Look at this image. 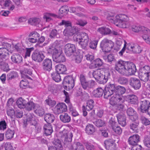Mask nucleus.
<instances>
[{
	"label": "nucleus",
	"mask_w": 150,
	"mask_h": 150,
	"mask_svg": "<svg viewBox=\"0 0 150 150\" xmlns=\"http://www.w3.org/2000/svg\"><path fill=\"white\" fill-rule=\"evenodd\" d=\"M126 91L125 88L123 86L109 83L105 87L104 98H107L114 92L116 93L110 99V104L114 106L118 103L125 102V98L122 95L125 93Z\"/></svg>",
	"instance_id": "nucleus-1"
},
{
	"label": "nucleus",
	"mask_w": 150,
	"mask_h": 150,
	"mask_svg": "<svg viewBox=\"0 0 150 150\" xmlns=\"http://www.w3.org/2000/svg\"><path fill=\"white\" fill-rule=\"evenodd\" d=\"M116 70L121 75L129 76L134 74L136 71L135 65L133 63L120 60L115 64Z\"/></svg>",
	"instance_id": "nucleus-2"
},
{
	"label": "nucleus",
	"mask_w": 150,
	"mask_h": 150,
	"mask_svg": "<svg viewBox=\"0 0 150 150\" xmlns=\"http://www.w3.org/2000/svg\"><path fill=\"white\" fill-rule=\"evenodd\" d=\"M72 137L73 134L71 132L67 133L65 131L62 132L61 137L62 140H64V147L70 150H85L82 144L80 142H74L73 144H71Z\"/></svg>",
	"instance_id": "nucleus-3"
},
{
	"label": "nucleus",
	"mask_w": 150,
	"mask_h": 150,
	"mask_svg": "<svg viewBox=\"0 0 150 150\" xmlns=\"http://www.w3.org/2000/svg\"><path fill=\"white\" fill-rule=\"evenodd\" d=\"M114 23L117 26L121 28H125L129 25V18L124 14L117 15L114 21Z\"/></svg>",
	"instance_id": "nucleus-4"
},
{
	"label": "nucleus",
	"mask_w": 150,
	"mask_h": 150,
	"mask_svg": "<svg viewBox=\"0 0 150 150\" xmlns=\"http://www.w3.org/2000/svg\"><path fill=\"white\" fill-rule=\"evenodd\" d=\"M49 52L52 54V58L54 61L56 63L63 62L65 60L64 56L58 52V50L54 47H52L49 48Z\"/></svg>",
	"instance_id": "nucleus-5"
},
{
	"label": "nucleus",
	"mask_w": 150,
	"mask_h": 150,
	"mask_svg": "<svg viewBox=\"0 0 150 150\" xmlns=\"http://www.w3.org/2000/svg\"><path fill=\"white\" fill-rule=\"evenodd\" d=\"M114 46L113 42L110 40L104 38L101 42L100 47L103 51L105 52H109Z\"/></svg>",
	"instance_id": "nucleus-6"
},
{
	"label": "nucleus",
	"mask_w": 150,
	"mask_h": 150,
	"mask_svg": "<svg viewBox=\"0 0 150 150\" xmlns=\"http://www.w3.org/2000/svg\"><path fill=\"white\" fill-rule=\"evenodd\" d=\"M80 80L82 86L84 89L92 88L95 84L94 81H86L85 76L83 74L80 76Z\"/></svg>",
	"instance_id": "nucleus-7"
},
{
	"label": "nucleus",
	"mask_w": 150,
	"mask_h": 150,
	"mask_svg": "<svg viewBox=\"0 0 150 150\" xmlns=\"http://www.w3.org/2000/svg\"><path fill=\"white\" fill-rule=\"evenodd\" d=\"M140 108L142 112H146L150 110V101L147 98H142L140 102Z\"/></svg>",
	"instance_id": "nucleus-8"
},
{
	"label": "nucleus",
	"mask_w": 150,
	"mask_h": 150,
	"mask_svg": "<svg viewBox=\"0 0 150 150\" xmlns=\"http://www.w3.org/2000/svg\"><path fill=\"white\" fill-rule=\"evenodd\" d=\"M119 141V140L117 138L116 140L110 139L106 140L104 142L105 147L107 150H115L117 148L115 142L118 143Z\"/></svg>",
	"instance_id": "nucleus-9"
},
{
	"label": "nucleus",
	"mask_w": 150,
	"mask_h": 150,
	"mask_svg": "<svg viewBox=\"0 0 150 150\" xmlns=\"http://www.w3.org/2000/svg\"><path fill=\"white\" fill-rule=\"evenodd\" d=\"M31 57L32 59L38 62H41L45 58V56L41 51L35 50L32 53Z\"/></svg>",
	"instance_id": "nucleus-10"
},
{
	"label": "nucleus",
	"mask_w": 150,
	"mask_h": 150,
	"mask_svg": "<svg viewBox=\"0 0 150 150\" xmlns=\"http://www.w3.org/2000/svg\"><path fill=\"white\" fill-rule=\"evenodd\" d=\"M64 50L66 55L70 57L76 51V48L74 45L68 43L65 45Z\"/></svg>",
	"instance_id": "nucleus-11"
},
{
	"label": "nucleus",
	"mask_w": 150,
	"mask_h": 150,
	"mask_svg": "<svg viewBox=\"0 0 150 150\" xmlns=\"http://www.w3.org/2000/svg\"><path fill=\"white\" fill-rule=\"evenodd\" d=\"M87 105L86 106L84 105L82 106V110L83 112V115L84 116H86L87 115V111H89L92 110L94 106V102L92 99H90L88 100Z\"/></svg>",
	"instance_id": "nucleus-12"
},
{
	"label": "nucleus",
	"mask_w": 150,
	"mask_h": 150,
	"mask_svg": "<svg viewBox=\"0 0 150 150\" xmlns=\"http://www.w3.org/2000/svg\"><path fill=\"white\" fill-rule=\"evenodd\" d=\"M67 110V106L64 103L58 104L54 108V112L59 114L66 112Z\"/></svg>",
	"instance_id": "nucleus-13"
},
{
	"label": "nucleus",
	"mask_w": 150,
	"mask_h": 150,
	"mask_svg": "<svg viewBox=\"0 0 150 150\" xmlns=\"http://www.w3.org/2000/svg\"><path fill=\"white\" fill-rule=\"evenodd\" d=\"M42 65V69L44 71H50L52 69V60L48 58L46 59L43 61Z\"/></svg>",
	"instance_id": "nucleus-14"
},
{
	"label": "nucleus",
	"mask_w": 150,
	"mask_h": 150,
	"mask_svg": "<svg viewBox=\"0 0 150 150\" xmlns=\"http://www.w3.org/2000/svg\"><path fill=\"white\" fill-rule=\"evenodd\" d=\"M110 75V74L109 72L107 70L106 71L104 72V74L96 81L99 83L104 84L107 82Z\"/></svg>",
	"instance_id": "nucleus-15"
},
{
	"label": "nucleus",
	"mask_w": 150,
	"mask_h": 150,
	"mask_svg": "<svg viewBox=\"0 0 150 150\" xmlns=\"http://www.w3.org/2000/svg\"><path fill=\"white\" fill-rule=\"evenodd\" d=\"M129 84L135 89H139L141 86L140 80L135 78H131L129 80Z\"/></svg>",
	"instance_id": "nucleus-16"
},
{
	"label": "nucleus",
	"mask_w": 150,
	"mask_h": 150,
	"mask_svg": "<svg viewBox=\"0 0 150 150\" xmlns=\"http://www.w3.org/2000/svg\"><path fill=\"white\" fill-rule=\"evenodd\" d=\"M126 112L129 119L132 120L134 121L137 119L138 116L136 112L132 108H127Z\"/></svg>",
	"instance_id": "nucleus-17"
},
{
	"label": "nucleus",
	"mask_w": 150,
	"mask_h": 150,
	"mask_svg": "<svg viewBox=\"0 0 150 150\" xmlns=\"http://www.w3.org/2000/svg\"><path fill=\"white\" fill-rule=\"evenodd\" d=\"M140 141V137L137 134H134L129 137L128 141L129 144L133 146L137 145Z\"/></svg>",
	"instance_id": "nucleus-18"
},
{
	"label": "nucleus",
	"mask_w": 150,
	"mask_h": 150,
	"mask_svg": "<svg viewBox=\"0 0 150 150\" xmlns=\"http://www.w3.org/2000/svg\"><path fill=\"white\" fill-rule=\"evenodd\" d=\"M64 84L67 85L69 88H73L74 86V81L71 76H66L63 81Z\"/></svg>",
	"instance_id": "nucleus-19"
},
{
	"label": "nucleus",
	"mask_w": 150,
	"mask_h": 150,
	"mask_svg": "<svg viewBox=\"0 0 150 150\" xmlns=\"http://www.w3.org/2000/svg\"><path fill=\"white\" fill-rule=\"evenodd\" d=\"M12 2L10 0H1L0 1V5L3 6V7L8 8L10 10H13L15 8L13 5H12Z\"/></svg>",
	"instance_id": "nucleus-20"
},
{
	"label": "nucleus",
	"mask_w": 150,
	"mask_h": 150,
	"mask_svg": "<svg viewBox=\"0 0 150 150\" xmlns=\"http://www.w3.org/2000/svg\"><path fill=\"white\" fill-rule=\"evenodd\" d=\"M116 116L119 124L122 126H125L126 125L125 116L122 113H119Z\"/></svg>",
	"instance_id": "nucleus-21"
},
{
	"label": "nucleus",
	"mask_w": 150,
	"mask_h": 150,
	"mask_svg": "<svg viewBox=\"0 0 150 150\" xmlns=\"http://www.w3.org/2000/svg\"><path fill=\"white\" fill-rule=\"evenodd\" d=\"M76 32L75 28L71 26L66 28L63 32V34L65 36L68 37L73 35Z\"/></svg>",
	"instance_id": "nucleus-22"
},
{
	"label": "nucleus",
	"mask_w": 150,
	"mask_h": 150,
	"mask_svg": "<svg viewBox=\"0 0 150 150\" xmlns=\"http://www.w3.org/2000/svg\"><path fill=\"white\" fill-rule=\"evenodd\" d=\"M34 111L37 115L40 117H42L45 112L43 108L37 104L36 105Z\"/></svg>",
	"instance_id": "nucleus-23"
},
{
	"label": "nucleus",
	"mask_w": 150,
	"mask_h": 150,
	"mask_svg": "<svg viewBox=\"0 0 150 150\" xmlns=\"http://www.w3.org/2000/svg\"><path fill=\"white\" fill-rule=\"evenodd\" d=\"M0 59L7 60L8 59V50L5 48H0Z\"/></svg>",
	"instance_id": "nucleus-24"
},
{
	"label": "nucleus",
	"mask_w": 150,
	"mask_h": 150,
	"mask_svg": "<svg viewBox=\"0 0 150 150\" xmlns=\"http://www.w3.org/2000/svg\"><path fill=\"white\" fill-rule=\"evenodd\" d=\"M132 30L135 32H138L141 31H144L145 33H150V30L144 27L133 25L132 27Z\"/></svg>",
	"instance_id": "nucleus-25"
},
{
	"label": "nucleus",
	"mask_w": 150,
	"mask_h": 150,
	"mask_svg": "<svg viewBox=\"0 0 150 150\" xmlns=\"http://www.w3.org/2000/svg\"><path fill=\"white\" fill-rule=\"evenodd\" d=\"M105 91V90L104 91V89L102 88H98L93 91V95L95 97H100L102 96L103 93L104 94Z\"/></svg>",
	"instance_id": "nucleus-26"
},
{
	"label": "nucleus",
	"mask_w": 150,
	"mask_h": 150,
	"mask_svg": "<svg viewBox=\"0 0 150 150\" xmlns=\"http://www.w3.org/2000/svg\"><path fill=\"white\" fill-rule=\"evenodd\" d=\"M139 76L140 79L144 82H147L148 81L150 76L149 74L144 72L139 71Z\"/></svg>",
	"instance_id": "nucleus-27"
},
{
	"label": "nucleus",
	"mask_w": 150,
	"mask_h": 150,
	"mask_svg": "<svg viewBox=\"0 0 150 150\" xmlns=\"http://www.w3.org/2000/svg\"><path fill=\"white\" fill-rule=\"evenodd\" d=\"M129 125L130 129L134 132H137L139 128V122L138 121H133Z\"/></svg>",
	"instance_id": "nucleus-28"
},
{
	"label": "nucleus",
	"mask_w": 150,
	"mask_h": 150,
	"mask_svg": "<svg viewBox=\"0 0 150 150\" xmlns=\"http://www.w3.org/2000/svg\"><path fill=\"white\" fill-rule=\"evenodd\" d=\"M104 71L103 69H98L94 71L93 73V77L97 80L99 79L104 73Z\"/></svg>",
	"instance_id": "nucleus-29"
},
{
	"label": "nucleus",
	"mask_w": 150,
	"mask_h": 150,
	"mask_svg": "<svg viewBox=\"0 0 150 150\" xmlns=\"http://www.w3.org/2000/svg\"><path fill=\"white\" fill-rule=\"evenodd\" d=\"M60 120L64 123L69 122L71 120L70 116L67 113H64L60 115Z\"/></svg>",
	"instance_id": "nucleus-30"
},
{
	"label": "nucleus",
	"mask_w": 150,
	"mask_h": 150,
	"mask_svg": "<svg viewBox=\"0 0 150 150\" xmlns=\"http://www.w3.org/2000/svg\"><path fill=\"white\" fill-rule=\"evenodd\" d=\"M6 60L0 59V67L4 71L8 72L10 70L8 64L6 62Z\"/></svg>",
	"instance_id": "nucleus-31"
},
{
	"label": "nucleus",
	"mask_w": 150,
	"mask_h": 150,
	"mask_svg": "<svg viewBox=\"0 0 150 150\" xmlns=\"http://www.w3.org/2000/svg\"><path fill=\"white\" fill-rule=\"evenodd\" d=\"M43 129L45 134L46 136L50 135L53 131L51 125L49 124L45 125L43 127Z\"/></svg>",
	"instance_id": "nucleus-32"
},
{
	"label": "nucleus",
	"mask_w": 150,
	"mask_h": 150,
	"mask_svg": "<svg viewBox=\"0 0 150 150\" xmlns=\"http://www.w3.org/2000/svg\"><path fill=\"white\" fill-rule=\"evenodd\" d=\"M11 60L13 63L16 64L20 63L22 60L21 56L18 54H14L11 57Z\"/></svg>",
	"instance_id": "nucleus-33"
},
{
	"label": "nucleus",
	"mask_w": 150,
	"mask_h": 150,
	"mask_svg": "<svg viewBox=\"0 0 150 150\" xmlns=\"http://www.w3.org/2000/svg\"><path fill=\"white\" fill-rule=\"evenodd\" d=\"M44 119L47 123L50 124L52 123L55 119V117L53 115L51 114H46L45 115Z\"/></svg>",
	"instance_id": "nucleus-34"
},
{
	"label": "nucleus",
	"mask_w": 150,
	"mask_h": 150,
	"mask_svg": "<svg viewBox=\"0 0 150 150\" xmlns=\"http://www.w3.org/2000/svg\"><path fill=\"white\" fill-rule=\"evenodd\" d=\"M56 70L57 72L59 74H63L65 73L67 69L64 65L60 64L56 66Z\"/></svg>",
	"instance_id": "nucleus-35"
},
{
	"label": "nucleus",
	"mask_w": 150,
	"mask_h": 150,
	"mask_svg": "<svg viewBox=\"0 0 150 150\" xmlns=\"http://www.w3.org/2000/svg\"><path fill=\"white\" fill-rule=\"evenodd\" d=\"M127 42L125 41V44L124 47L122 50L119 52V54L120 56H122L123 55V53L125 51L126 48L127 50L132 51V50L133 49L134 46L132 44L129 43L126 45Z\"/></svg>",
	"instance_id": "nucleus-36"
},
{
	"label": "nucleus",
	"mask_w": 150,
	"mask_h": 150,
	"mask_svg": "<svg viewBox=\"0 0 150 150\" xmlns=\"http://www.w3.org/2000/svg\"><path fill=\"white\" fill-rule=\"evenodd\" d=\"M26 122H29L31 125H35L37 123L35 117L32 115L29 114L27 116Z\"/></svg>",
	"instance_id": "nucleus-37"
},
{
	"label": "nucleus",
	"mask_w": 150,
	"mask_h": 150,
	"mask_svg": "<svg viewBox=\"0 0 150 150\" xmlns=\"http://www.w3.org/2000/svg\"><path fill=\"white\" fill-rule=\"evenodd\" d=\"M86 132L88 134H92L95 131V129L93 125L89 124L86 128Z\"/></svg>",
	"instance_id": "nucleus-38"
},
{
	"label": "nucleus",
	"mask_w": 150,
	"mask_h": 150,
	"mask_svg": "<svg viewBox=\"0 0 150 150\" xmlns=\"http://www.w3.org/2000/svg\"><path fill=\"white\" fill-rule=\"evenodd\" d=\"M97 31L100 33L104 35L108 34L110 33L111 32L109 28L104 27H101L98 28Z\"/></svg>",
	"instance_id": "nucleus-39"
},
{
	"label": "nucleus",
	"mask_w": 150,
	"mask_h": 150,
	"mask_svg": "<svg viewBox=\"0 0 150 150\" xmlns=\"http://www.w3.org/2000/svg\"><path fill=\"white\" fill-rule=\"evenodd\" d=\"M41 21L40 18H31L29 19L28 23L32 25H37L39 24Z\"/></svg>",
	"instance_id": "nucleus-40"
},
{
	"label": "nucleus",
	"mask_w": 150,
	"mask_h": 150,
	"mask_svg": "<svg viewBox=\"0 0 150 150\" xmlns=\"http://www.w3.org/2000/svg\"><path fill=\"white\" fill-rule=\"evenodd\" d=\"M22 76L23 78H25L30 79V77L28 75H31L32 74V72L30 69H24L21 71Z\"/></svg>",
	"instance_id": "nucleus-41"
},
{
	"label": "nucleus",
	"mask_w": 150,
	"mask_h": 150,
	"mask_svg": "<svg viewBox=\"0 0 150 150\" xmlns=\"http://www.w3.org/2000/svg\"><path fill=\"white\" fill-rule=\"evenodd\" d=\"M52 79L55 82H58L61 81V76L57 72H54L51 74Z\"/></svg>",
	"instance_id": "nucleus-42"
},
{
	"label": "nucleus",
	"mask_w": 150,
	"mask_h": 150,
	"mask_svg": "<svg viewBox=\"0 0 150 150\" xmlns=\"http://www.w3.org/2000/svg\"><path fill=\"white\" fill-rule=\"evenodd\" d=\"M16 103L18 107L20 108H25V101L22 98H20L17 100Z\"/></svg>",
	"instance_id": "nucleus-43"
},
{
	"label": "nucleus",
	"mask_w": 150,
	"mask_h": 150,
	"mask_svg": "<svg viewBox=\"0 0 150 150\" xmlns=\"http://www.w3.org/2000/svg\"><path fill=\"white\" fill-rule=\"evenodd\" d=\"M117 81L120 84L126 85L128 83V79L125 77L120 76L118 77Z\"/></svg>",
	"instance_id": "nucleus-44"
},
{
	"label": "nucleus",
	"mask_w": 150,
	"mask_h": 150,
	"mask_svg": "<svg viewBox=\"0 0 150 150\" xmlns=\"http://www.w3.org/2000/svg\"><path fill=\"white\" fill-rule=\"evenodd\" d=\"M53 143L55 145L54 147L60 150H62V146L61 142L59 139H55L53 142Z\"/></svg>",
	"instance_id": "nucleus-45"
},
{
	"label": "nucleus",
	"mask_w": 150,
	"mask_h": 150,
	"mask_svg": "<svg viewBox=\"0 0 150 150\" xmlns=\"http://www.w3.org/2000/svg\"><path fill=\"white\" fill-rule=\"evenodd\" d=\"M129 103L135 104L137 103L138 99L137 96L134 95H129Z\"/></svg>",
	"instance_id": "nucleus-46"
},
{
	"label": "nucleus",
	"mask_w": 150,
	"mask_h": 150,
	"mask_svg": "<svg viewBox=\"0 0 150 150\" xmlns=\"http://www.w3.org/2000/svg\"><path fill=\"white\" fill-rule=\"evenodd\" d=\"M36 105L32 102H28L25 105V108L28 111H30L32 109H35Z\"/></svg>",
	"instance_id": "nucleus-47"
},
{
	"label": "nucleus",
	"mask_w": 150,
	"mask_h": 150,
	"mask_svg": "<svg viewBox=\"0 0 150 150\" xmlns=\"http://www.w3.org/2000/svg\"><path fill=\"white\" fill-rule=\"evenodd\" d=\"M15 132L13 130L8 129L6 133V136L8 139H10L13 137Z\"/></svg>",
	"instance_id": "nucleus-48"
},
{
	"label": "nucleus",
	"mask_w": 150,
	"mask_h": 150,
	"mask_svg": "<svg viewBox=\"0 0 150 150\" xmlns=\"http://www.w3.org/2000/svg\"><path fill=\"white\" fill-rule=\"evenodd\" d=\"M29 85L28 81L25 79H24L22 80L20 82V86L21 88H25Z\"/></svg>",
	"instance_id": "nucleus-49"
},
{
	"label": "nucleus",
	"mask_w": 150,
	"mask_h": 150,
	"mask_svg": "<svg viewBox=\"0 0 150 150\" xmlns=\"http://www.w3.org/2000/svg\"><path fill=\"white\" fill-rule=\"evenodd\" d=\"M94 124L97 127H100L103 126L105 124V122L101 120H97L93 122Z\"/></svg>",
	"instance_id": "nucleus-50"
},
{
	"label": "nucleus",
	"mask_w": 150,
	"mask_h": 150,
	"mask_svg": "<svg viewBox=\"0 0 150 150\" xmlns=\"http://www.w3.org/2000/svg\"><path fill=\"white\" fill-rule=\"evenodd\" d=\"M142 51L141 47L138 45H136L134 46L133 49L132 50V52L134 53H139Z\"/></svg>",
	"instance_id": "nucleus-51"
},
{
	"label": "nucleus",
	"mask_w": 150,
	"mask_h": 150,
	"mask_svg": "<svg viewBox=\"0 0 150 150\" xmlns=\"http://www.w3.org/2000/svg\"><path fill=\"white\" fill-rule=\"evenodd\" d=\"M140 119L142 123L145 125L147 126L150 124V120L145 117L141 116Z\"/></svg>",
	"instance_id": "nucleus-52"
},
{
	"label": "nucleus",
	"mask_w": 150,
	"mask_h": 150,
	"mask_svg": "<svg viewBox=\"0 0 150 150\" xmlns=\"http://www.w3.org/2000/svg\"><path fill=\"white\" fill-rule=\"evenodd\" d=\"M144 143L145 146L148 147H150V137L146 136L144 137Z\"/></svg>",
	"instance_id": "nucleus-53"
},
{
	"label": "nucleus",
	"mask_w": 150,
	"mask_h": 150,
	"mask_svg": "<svg viewBox=\"0 0 150 150\" xmlns=\"http://www.w3.org/2000/svg\"><path fill=\"white\" fill-rule=\"evenodd\" d=\"M89 41L81 40L79 42V44L83 49H86L88 45Z\"/></svg>",
	"instance_id": "nucleus-54"
},
{
	"label": "nucleus",
	"mask_w": 150,
	"mask_h": 150,
	"mask_svg": "<svg viewBox=\"0 0 150 150\" xmlns=\"http://www.w3.org/2000/svg\"><path fill=\"white\" fill-rule=\"evenodd\" d=\"M17 76V74L16 72L12 71L8 74L7 75V78L8 80H11L15 78Z\"/></svg>",
	"instance_id": "nucleus-55"
},
{
	"label": "nucleus",
	"mask_w": 150,
	"mask_h": 150,
	"mask_svg": "<svg viewBox=\"0 0 150 150\" xmlns=\"http://www.w3.org/2000/svg\"><path fill=\"white\" fill-rule=\"evenodd\" d=\"M98 42V40H95L91 41L89 43V46L90 48L95 49L96 48Z\"/></svg>",
	"instance_id": "nucleus-56"
},
{
	"label": "nucleus",
	"mask_w": 150,
	"mask_h": 150,
	"mask_svg": "<svg viewBox=\"0 0 150 150\" xmlns=\"http://www.w3.org/2000/svg\"><path fill=\"white\" fill-rule=\"evenodd\" d=\"M29 36L30 37L33 38L34 39L36 38L37 40L38 41L40 37V35L37 32L34 31L31 32L29 34Z\"/></svg>",
	"instance_id": "nucleus-57"
},
{
	"label": "nucleus",
	"mask_w": 150,
	"mask_h": 150,
	"mask_svg": "<svg viewBox=\"0 0 150 150\" xmlns=\"http://www.w3.org/2000/svg\"><path fill=\"white\" fill-rule=\"evenodd\" d=\"M94 63L95 67L96 68L101 67L103 64L102 60L100 58L96 59Z\"/></svg>",
	"instance_id": "nucleus-58"
},
{
	"label": "nucleus",
	"mask_w": 150,
	"mask_h": 150,
	"mask_svg": "<svg viewBox=\"0 0 150 150\" xmlns=\"http://www.w3.org/2000/svg\"><path fill=\"white\" fill-rule=\"evenodd\" d=\"M89 38L88 34L84 32L81 33V40L89 41Z\"/></svg>",
	"instance_id": "nucleus-59"
},
{
	"label": "nucleus",
	"mask_w": 150,
	"mask_h": 150,
	"mask_svg": "<svg viewBox=\"0 0 150 150\" xmlns=\"http://www.w3.org/2000/svg\"><path fill=\"white\" fill-rule=\"evenodd\" d=\"M59 11V13L61 14L66 13L69 11V8L67 6H62Z\"/></svg>",
	"instance_id": "nucleus-60"
},
{
	"label": "nucleus",
	"mask_w": 150,
	"mask_h": 150,
	"mask_svg": "<svg viewBox=\"0 0 150 150\" xmlns=\"http://www.w3.org/2000/svg\"><path fill=\"white\" fill-rule=\"evenodd\" d=\"M139 71L149 74L150 73V67L149 65H146L143 67L140 68Z\"/></svg>",
	"instance_id": "nucleus-61"
},
{
	"label": "nucleus",
	"mask_w": 150,
	"mask_h": 150,
	"mask_svg": "<svg viewBox=\"0 0 150 150\" xmlns=\"http://www.w3.org/2000/svg\"><path fill=\"white\" fill-rule=\"evenodd\" d=\"M142 38L146 43L150 45V36L144 34L142 35Z\"/></svg>",
	"instance_id": "nucleus-62"
},
{
	"label": "nucleus",
	"mask_w": 150,
	"mask_h": 150,
	"mask_svg": "<svg viewBox=\"0 0 150 150\" xmlns=\"http://www.w3.org/2000/svg\"><path fill=\"white\" fill-rule=\"evenodd\" d=\"M60 25H64L66 28L71 26V23L69 21L62 20L61 22L59 23Z\"/></svg>",
	"instance_id": "nucleus-63"
},
{
	"label": "nucleus",
	"mask_w": 150,
	"mask_h": 150,
	"mask_svg": "<svg viewBox=\"0 0 150 150\" xmlns=\"http://www.w3.org/2000/svg\"><path fill=\"white\" fill-rule=\"evenodd\" d=\"M46 103L51 107H53L56 104V101L52 100L50 99H48L45 100Z\"/></svg>",
	"instance_id": "nucleus-64"
}]
</instances>
